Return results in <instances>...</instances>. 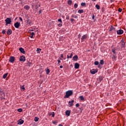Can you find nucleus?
I'll use <instances>...</instances> for the list:
<instances>
[{
    "label": "nucleus",
    "instance_id": "27",
    "mask_svg": "<svg viewBox=\"0 0 126 126\" xmlns=\"http://www.w3.org/2000/svg\"><path fill=\"white\" fill-rule=\"evenodd\" d=\"M34 122H38L39 121V118L35 117L34 119Z\"/></svg>",
    "mask_w": 126,
    "mask_h": 126
},
{
    "label": "nucleus",
    "instance_id": "42",
    "mask_svg": "<svg viewBox=\"0 0 126 126\" xmlns=\"http://www.w3.org/2000/svg\"><path fill=\"white\" fill-rule=\"evenodd\" d=\"M29 25H30V26H31V25H32V21H30L28 23Z\"/></svg>",
    "mask_w": 126,
    "mask_h": 126
},
{
    "label": "nucleus",
    "instance_id": "30",
    "mask_svg": "<svg viewBox=\"0 0 126 126\" xmlns=\"http://www.w3.org/2000/svg\"><path fill=\"white\" fill-rule=\"evenodd\" d=\"M81 6H85V5H86V3L82 2L81 3Z\"/></svg>",
    "mask_w": 126,
    "mask_h": 126
},
{
    "label": "nucleus",
    "instance_id": "45",
    "mask_svg": "<svg viewBox=\"0 0 126 126\" xmlns=\"http://www.w3.org/2000/svg\"><path fill=\"white\" fill-rule=\"evenodd\" d=\"M75 106L77 108H78V107H79V103H76V105H75Z\"/></svg>",
    "mask_w": 126,
    "mask_h": 126
},
{
    "label": "nucleus",
    "instance_id": "14",
    "mask_svg": "<svg viewBox=\"0 0 126 126\" xmlns=\"http://www.w3.org/2000/svg\"><path fill=\"white\" fill-rule=\"evenodd\" d=\"M7 34V35H11L12 34V30H11V29L8 30Z\"/></svg>",
    "mask_w": 126,
    "mask_h": 126
},
{
    "label": "nucleus",
    "instance_id": "58",
    "mask_svg": "<svg viewBox=\"0 0 126 126\" xmlns=\"http://www.w3.org/2000/svg\"><path fill=\"white\" fill-rule=\"evenodd\" d=\"M58 63H61V60H57Z\"/></svg>",
    "mask_w": 126,
    "mask_h": 126
},
{
    "label": "nucleus",
    "instance_id": "8",
    "mask_svg": "<svg viewBox=\"0 0 126 126\" xmlns=\"http://www.w3.org/2000/svg\"><path fill=\"white\" fill-rule=\"evenodd\" d=\"M117 33L118 35H122L124 34V31L123 30H119L117 31Z\"/></svg>",
    "mask_w": 126,
    "mask_h": 126
},
{
    "label": "nucleus",
    "instance_id": "26",
    "mask_svg": "<svg viewBox=\"0 0 126 126\" xmlns=\"http://www.w3.org/2000/svg\"><path fill=\"white\" fill-rule=\"evenodd\" d=\"M99 63H100V64H102V65H103V64H104V60H100Z\"/></svg>",
    "mask_w": 126,
    "mask_h": 126
},
{
    "label": "nucleus",
    "instance_id": "35",
    "mask_svg": "<svg viewBox=\"0 0 126 126\" xmlns=\"http://www.w3.org/2000/svg\"><path fill=\"white\" fill-rule=\"evenodd\" d=\"M40 6H41V5H35V9H38V8H39V7H40Z\"/></svg>",
    "mask_w": 126,
    "mask_h": 126
},
{
    "label": "nucleus",
    "instance_id": "13",
    "mask_svg": "<svg viewBox=\"0 0 126 126\" xmlns=\"http://www.w3.org/2000/svg\"><path fill=\"white\" fill-rule=\"evenodd\" d=\"M112 59L113 62H116V61H117V56H116L115 54H113L112 55Z\"/></svg>",
    "mask_w": 126,
    "mask_h": 126
},
{
    "label": "nucleus",
    "instance_id": "2",
    "mask_svg": "<svg viewBox=\"0 0 126 126\" xmlns=\"http://www.w3.org/2000/svg\"><path fill=\"white\" fill-rule=\"evenodd\" d=\"M0 98L1 100H2V99H5V98H4V93L3 92V91H2V89H1V88H0Z\"/></svg>",
    "mask_w": 126,
    "mask_h": 126
},
{
    "label": "nucleus",
    "instance_id": "17",
    "mask_svg": "<svg viewBox=\"0 0 126 126\" xmlns=\"http://www.w3.org/2000/svg\"><path fill=\"white\" fill-rule=\"evenodd\" d=\"M87 38V35L86 34V35H84L82 38H81V40H82V42H83V40L86 39Z\"/></svg>",
    "mask_w": 126,
    "mask_h": 126
},
{
    "label": "nucleus",
    "instance_id": "12",
    "mask_svg": "<svg viewBox=\"0 0 126 126\" xmlns=\"http://www.w3.org/2000/svg\"><path fill=\"white\" fill-rule=\"evenodd\" d=\"M70 113H71L70 110H66L65 111L66 116H67L68 117H69V116H70Z\"/></svg>",
    "mask_w": 126,
    "mask_h": 126
},
{
    "label": "nucleus",
    "instance_id": "61",
    "mask_svg": "<svg viewBox=\"0 0 126 126\" xmlns=\"http://www.w3.org/2000/svg\"><path fill=\"white\" fill-rule=\"evenodd\" d=\"M60 68H63V65H60Z\"/></svg>",
    "mask_w": 126,
    "mask_h": 126
},
{
    "label": "nucleus",
    "instance_id": "33",
    "mask_svg": "<svg viewBox=\"0 0 126 126\" xmlns=\"http://www.w3.org/2000/svg\"><path fill=\"white\" fill-rule=\"evenodd\" d=\"M77 6H78V4L77 3H75L74 5V8H77Z\"/></svg>",
    "mask_w": 126,
    "mask_h": 126
},
{
    "label": "nucleus",
    "instance_id": "41",
    "mask_svg": "<svg viewBox=\"0 0 126 126\" xmlns=\"http://www.w3.org/2000/svg\"><path fill=\"white\" fill-rule=\"evenodd\" d=\"M21 89L23 90V91H24V90H25V86H24V85H23V86L21 87Z\"/></svg>",
    "mask_w": 126,
    "mask_h": 126
},
{
    "label": "nucleus",
    "instance_id": "53",
    "mask_svg": "<svg viewBox=\"0 0 126 126\" xmlns=\"http://www.w3.org/2000/svg\"><path fill=\"white\" fill-rule=\"evenodd\" d=\"M31 35L32 36H34L35 35V33L32 32L31 33Z\"/></svg>",
    "mask_w": 126,
    "mask_h": 126
},
{
    "label": "nucleus",
    "instance_id": "44",
    "mask_svg": "<svg viewBox=\"0 0 126 126\" xmlns=\"http://www.w3.org/2000/svg\"><path fill=\"white\" fill-rule=\"evenodd\" d=\"M6 31H5V30H4L2 31V33L4 34L5 33H6Z\"/></svg>",
    "mask_w": 126,
    "mask_h": 126
},
{
    "label": "nucleus",
    "instance_id": "21",
    "mask_svg": "<svg viewBox=\"0 0 126 126\" xmlns=\"http://www.w3.org/2000/svg\"><path fill=\"white\" fill-rule=\"evenodd\" d=\"M7 75H8V73H5L3 75V78L4 79H5V78H6V77H7Z\"/></svg>",
    "mask_w": 126,
    "mask_h": 126
},
{
    "label": "nucleus",
    "instance_id": "16",
    "mask_svg": "<svg viewBox=\"0 0 126 126\" xmlns=\"http://www.w3.org/2000/svg\"><path fill=\"white\" fill-rule=\"evenodd\" d=\"M24 123V121H23V120L20 119L18 121V125H22V124H23Z\"/></svg>",
    "mask_w": 126,
    "mask_h": 126
},
{
    "label": "nucleus",
    "instance_id": "63",
    "mask_svg": "<svg viewBox=\"0 0 126 126\" xmlns=\"http://www.w3.org/2000/svg\"><path fill=\"white\" fill-rule=\"evenodd\" d=\"M110 1H111V2H113V1H114V0H111Z\"/></svg>",
    "mask_w": 126,
    "mask_h": 126
},
{
    "label": "nucleus",
    "instance_id": "9",
    "mask_svg": "<svg viewBox=\"0 0 126 126\" xmlns=\"http://www.w3.org/2000/svg\"><path fill=\"white\" fill-rule=\"evenodd\" d=\"M73 103H74V100H72L68 102L69 107H72L73 106Z\"/></svg>",
    "mask_w": 126,
    "mask_h": 126
},
{
    "label": "nucleus",
    "instance_id": "56",
    "mask_svg": "<svg viewBox=\"0 0 126 126\" xmlns=\"http://www.w3.org/2000/svg\"><path fill=\"white\" fill-rule=\"evenodd\" d=\"M99 82H101V81H102V78H99Z\"/></svg>",
    "mask_w": 126,
    "mask_h": 126
},
{
    "label": "nucleus",
    "instance_id": "24",
    "mask_svg": "<svg viewBox=\"0 0 126 126\" xmlns=\"http://www.w3.org/2000/svg\"><path fill=\"white\" fill-rule=\"evenodd\" d=\"M113 30H115V28L113 27V26H111L110 29H109L110 32H112Z\"/></svg>",
    "mask_w": 126,
    "mask_h": 126
},
{
    "label": "nucleus",
    "instance_id": "4",
    "mask_svg": "<svg viewBox=\"0 0 126 126\" xmlns=\"http://www.w3.org/2000/svg\"><path fill=\"white\" fill-rule=\"evenodd\" d=\"M14 61H15V58L13 56H11L9 58V62L12 63H14Z\"/></svg>",
    "mask_w": 126,
    "mask_h": 126
},
{
    "label": "nucleus",
    "instance_id": "34",
    "mask_svg": "<svg viewBox=\"0 0 126 126\" xmlns=\"http://www.w3.org/2000/svg\"><path fill=\"white\" fill-rule=\"evenodd\" d=\"M50 116H52V117L53 118H54V117H55V112H53L51 114Z\"/></svg>",
    "mask_w": 126,
    "mask_h": 126
},
{
    "label": "nucleus",
    "instance_id": "18",
    "mask_svg": "<svg viewBox=\"0 0 126 126\" xmlns=\"http://www.w3.org/2000/svg\"><path fill=\"white\" fill-rule=\"evenodd\" d=\"M24 8L26 10H29V9H30V7L28 5H27L24 6Z\"/></svg>",
    "mask_w": 126,
    "mask_h": 126
},
{
    "label": "nucleus",
    "instance_id": "1",
    "mask_svg": "<svg viewBox=\"0 0 126 126\" xmlns=\"http://www.w3.org/2000/svg\"><path fill=\"white\" fill-rule=\"evenodd\" d=\"M73 95V92L72 90H69L65 92V95L64 96V99L66 98H69L70 96Z\"/></svg>",
    "mask_w": 126,
    "mask_h": 126
},
{
    "label": "nucleus",
    "instance_id": "43",
    "mask_svg": "<svg viewBox=\"0 0 126 126\" xmlns=\"http://www.w3.org/2000/svg\"><path fill=\"white\" fill-rule=\"evenodd\" d=\"M32 64V63H31L30 62H28V66H30Z\"/></svg>",
    "mask_w": 126,
    "mask_h": 126
},
{
    "label": "nucleus",
    "instance_id": "10",
    "mask_svg": "<svg viewBox=\"0 0 126 126\" xmlns=\"http://www.w3.org/2000/svg\"><path fill=\"white\" fill-rule=\"evenodd\" d=\"M73 61L74 62H77V60H78V56L77 55H75L73 58H72Z\"/></svg>",
    "mask_w": 126,
    "mask_h": 126
},
{
    "label": "nucleus",
    "instance_id": "32",
    "mask_svg": "<svg viewBox=\"0 0 126 126\" xmlns=\"http://www.w3.org/2000/svg\"><path fill=\"white\" fill-rule=\"evenodd\" d=\"M40 51H42V49L40 48H37V50H36L37 53H40Z\"/></svg>",
    "mask_w": 126,
    "mask_h": 126
},
{
    "label": "nucleus",
    "instance_id": "5",
    "mask_svg": "<svg viewBox=\"0 0 126 126\" xmlns=\"http://www.w3.org/2000/svg\"><path fill=\"white\" fill-rule=\"evenodd\" d=\"M20 62H25L26 61V59L25 58V56L22 55L20 57L19 59Z\"/></svg>",
    "mask_w": 126,
    "mask_h": 126
},
{
    "label": "nucleus",
    "instance_id": "48",
    "mask_svg": "<svg viewBox=\"0 0 126 126\" xmlns=\"http://www.w3.org/2000/svg\"><path fill=\"white\" fill-rule=\"evenodd\" d=\"M39 14H41V13H42V10L40 9L39 12H38Z\"/></svg>",
    "mask_w": 126,
    "mask_h": 126
},
{
    "label": "nucleus",
    "instance_id": "57",
    "mask_svg": "<svg viewBox=\"0 0 126 126\" xmlns=\"http://www.w3.org/2000/svg\"><path fill=\"white\" fill-rule=\"evenodd\" d=\"M61 57L62 59H63V54H61Z\"/></svg>",
    "mask_w": 126,
    "mask_h": 126
},
{
    "label": "nucleus",
    "instance_id": "31",
    "mask_svg": "<svg viewBox=\"0 0 126 126\" xmlns=\"http://www.w3.org/2000/svg\"><path fill=\"white\" fill-rule=\"evenodd\" d=\"M18 112H19L20 113H21L23 111V110L22 108H19L17 110Z\"/></svg>",
    "mask_w": 126,
    "mask_h": 126
},
{
    "label": "nucleus",
    "instance_id": "40",
    "mask_svg": "<svg viewBox=\"0 0 126 126\" xmlns=\"http://www.w3.org/2000/svg\"><path fill=\"white\" fill-rule=\"evenodd\" d=\"M58 22H60V23H63V21H62V19H59Z\"/></svg>",
    "mask_w": 126,
    "mask_h": 126
},
{
    "label": "nucleus",
    "instance_id": "50",
    "mask_svg": "<svg viewBox=\"0 0 126 126\" xmlns=\"http://www.w3.org/2000/svg\"><path fill=\"white\" fill-rule=\"evenodd\" d=\"M120 43H125V41L124 40V39H122Z\"/></svg>",
    "mask_w": 126,
    "mask_h": 126
},
{
    "label": "nucleus",
    "instance_id": "36",
    "mask_svg": "<svg viewBox=\"0 0 126 126\" xmlns=\"http://www.w3.org/2000/svg\"><path fill=\"white\" fill-rule=\"evenodd\" d=\"M125 45H126L125 43H122V45H121L122 48H125Z\"/></svg>",
    "mask_w": 126,
    "mask_h": 126
},
{
    "label": "nucleus",
    "instance_id": "11",
    "mask_svg": "<svg viewBox=\"0 0 126 126\" xmlns=\"http://www.w3.org/2000/svg\"><path fill=\"white\" fill-rule=\"evenodd\" d=\"M80 66V65L78 63H75L74 64V68H76V69H78V68H79Z\"/></svg>",
    "mask_w": 126,
    "mask_h": 126
},
{
    "label": "nucleus",
    "instance_id": "19",
    "mask_svg": "<svg viewBox=\"0 0 126 126\" xmlns=\"http://www.w3.org/2000/svg\"><path fill=\"white\" fill-rule=\"evenodd\" d=\"M79 98L81 101H84V100H85L84 97H83V96H82V95L79 96Z\"/></svg>",
    "mask_w": 126,
    "mask_h": 126
},
{
    "label": "nucleus",
    "instance_id": "64",
    "mask_svg": "<svg viewBox=\"0 0 126 126\" xmlns=\"http://www.w3.org/2000/svg\"><path fill=\"white\" fill-rule=\"evenodd\" d=\"M30 38H33V35L31 36Z\"/></svg>",
    "mask_w": 126,
    "mask_h": 126
},
{
    "label": "nucleus",
    "instance_id": "60",
    "mask_svg": "<svg viewBox=\"0 0 126 126\" xmlns=\"http://www.w3.org/2000/svg\"><path fill=\"white\" fill-rule=\"evenodd\" d=\"M92 17V19L94 20V15H93Z\"/></svg>",
    "mask_w": 126,
    "mask_h": 126
},
{
    "label": "nucleus",
    "instance_id": "49",
    "mask_svg": "<svg viewBox=\"0 0 126 126\" xmlns=\"http://www.w3.org/2000/svg\"><path fill=\"white\" fill-rule=\"evenodd\" d=\"M58 26H59V27H61L63 26V24H62V23H60V24H59L58 25Z\"/></svg>",
    "mask_w": 126,
    "mask_h": 126
},
{
    "label": "nucleus",
    "instance_id": "6",
    "mask_svg": "<svg viewBox=\"0 0 126 126\" xmlns=\"http://www.w3.org/2000/svg\"><path fill=\"white\" fill-rule=\"evenodd\" d=\"M14 26L15 28L18 29L20 27V23L17 22L14 24Z\"/></svg>",
    "mask_w": 126,
    "mask_h": 126
},
{
    "label": "nucleus",
    "instance_id": "22",
    "mask_svg": "<svg viewBox=\"0 0 126 126\" xmlns=\"http://www.w3.org/2000/svg\"><path fill=\"white\" fill-rule=\"evenodd\" d=\"M84 12V11L83 9H79L78 11V13H83Z\"/></svg>",
    "mask_w": 126,
    "mask_h": 126
},
{
    "label": "nucleus",
    "instance_id": "23",
    "mask_svg": "<svg viewBox=\"0 0 126 126\" xmlns=\"http://www.w3.org/2000/svg\"><path fill=\"white\" fill-rule=\"evenodd\" d=\"M67 3L68 4H69V5H71V4H72V1L71 0H69L67 1Z\"/></svg>",
    "mask_w": 126,
    "mask_h": 126
},
{
    "label": "nucleus",
    "instance_id": "37",
    "mask_svg": "<svg viewBox=\"0 0 126 126\" xmlns=\"http://www.w3.org/2000/svg\"><path fill=\"white\" fill-rule=\"evenodd\" d=\"M71 17H72L73 18H78V17L74 15H72Z\"/></svg>",
    "mask_w": 126,
    "mask_h": 126
},
{
    "label": "nucleus",
    "instance_id": "51",
    "mask_svg": "<svg viewBox=\"0 0 126 126\" xmlns=\"http://www.w3.org/2000/svg\"><path fill=\"white\" fill-rule=\"evenodd\" d=\"M70 21H71V23H72V22H73V21H74V19H71Z\"/></svg>",
    "mask_w": 126,
    "mask_h": 126
},
{
    "label": "nucleus",
    "instance_id": "29",
    "mask_svg": "<svg viewBox=\"0 0 126 126\" xmlns=\"http://www.w3.org/2000/svg\"><path fill=\"white\" fill-rule=\"evenodd\" d=\"M94 65H98V64H99V62L95 61V62L94 63Z\"/></svg>",
    "mask_w": 126,
    "mask_h": 126
},
{
    "label": "nucleus",
    "instance_id": "38",
    "mask_svg": "<svg viewBox=\"0 0 126 126\" xmlns=\"http://www.w3.org/2000/svg\"><path fill=\"white\" fill-rule=\"evenodd\" d=\"M118 11H119V12H122V11H123V9L119 8L118 9Z\"/></svg>",
    "mask_w": 126,
    "mask_h": 126
},
{
    "label": "nucleus",
    "instance_id": "54",
    "mask_svg": "<svg viewBox=\"0 0 126 126\" xmlns=\"http://www.w3.org/2000/svg\"><path fill=\"white\" fill-rule=\"evenodd\" d=\"M66 19H67V20L69 19V16H67L66 17Z\"/></svg>",
    "mask_w": 126,
    "mask_h": 126
},
{
    "label": "nucleus",
    "instance_id": "59",
    "mask_svg": "<svg viewBox=\"0 0 126 126\" xmlns=\"http://www.w3.org/2000/svg\"><path fill=\"white\" fill-rule=\"evenodd\" d=\"M80 37H81V34H79L78 35V38H80Z\"/></svg>",
    "mask_w": 126,
    "mask_h": 126
},
{
    "label": "nucleus",
    "instance_id": "15",
    "mask_svg": "<svg viewBox=\"0 0 126 126\" xmlns=\"http://www.w3.org/2000/svg\"><path fill=\"white\" fill-rule=\"evenodd\" d=\"M19 50L20 51V52H21V53H22V54H25V51H24V49H23V48H20L19 49Z\"/></svg>",
    "mask_w": 126,
    "mask_h": 126
},
{
    "label": "nucleus",
    "instance_id": "7",
    "mask_svg": "<svg viewBox=\"0 0 126 126\" xmlns=\"http://www.w3.org/2000/svg\"><path fill=\"white\" fill-rule=\"evenodd\" d=\"M90 72L91 74H95V73H97V72H98V70L97 69H93L92 70H90Z\"/></svg>",
    "mask_w": 126,
    "mask_h": 126
},
{
    "label": "nucleus",
    "instance_id": "55",
    "mask_svg": "<svg viewBox=\"0 0 126 126\" xmlns=\"http://www.w3.org/2000/svg\"><path fill=\"white\" fill-rule=\"evenodd\" d=\"M27 23H28L29 22H30V20H29V18H28V19H27Z\"/></svg>",
    "mask_w": 126,
    "mask_h": 126
},
{
    "label": "nucleus",
    "instance_id": "3",
    "mask_svg": "<svg viewBox=\"0 0 126 126\" xmlns=\"http://www.w3.org/2000/svg\"><path fill=\"white\" fill-rule=\"evenodd\" d=\"M5 22L6 23L5 25H8V24H11V19L10 18H7L5 20Z\"/></svg>",
    "mask_w": 126,
    "mask_h": 126
},
{
    "label": "nucleus",
    "instance_id": "46",
    "mask_svg": "<svg viewBox=\"0 0 126 126\" xmlns=\"http://www.w3.org/2000/svg\"><path fill=\"white\" fill-rule=\"evenodd\" d=\"M52 123H53L54 125H57V122H56V121H53V122H52Z\"/></svg>",
    "mask_w": 126,
    "mask_h": 126
},
{
    "label": "nucleus",
    "instance_id": "52",
    "mask_svg": "<svg viewBox=\"0 0 126 126\" xmlns=\"http://www.w3.org/2000/svg\"><path fill=\"white\" fill-rule=\"evenodd\" d=\"M19 19H20V21H21L22 22L23 21V20L22 19V18L19 17Z\"/></svg>",
    "mask_w": 126,
    "mask_h": 126
},
{
    "label": "nucleus",
    "instance_id": "62",
    "mask_svg": "<svg viewBox=\"0 0 126 126\" xmlns=\"http://www.w3.org/2000/svg\"><path fill=\"white\" fill-rule=\"evenodd\" d=\"M59 126H63L62 125V124H60V125H59Z\"/></svg>",
    "mask_w": 126,
    "mask_h": 126
},
{
    "label": "nucleus",
    "instance_id": "39",
    "mask_svg": "<svg viewBox=\"0 0 126 126\" xmlns=\"http://www.w3.org/2000/svg\"><path fill=\"white\" fill-rule=\"evenodd\" d=\"M112 53H113V54H114V55H115L116 54V49H112Z\"/></svg>",
    "mask_w": 126,
    "mask_h": 126
},
{
    "label": "nucleus",
    "instance_id": "20",
    "mask_svg": "<svg viewBox=\"0 0 126 126\" xmlns=\"http://www.w3.org/2000/svg\"><path fill=\"white\" fill-rule=\"evenodd\" d=\"M72 56H73L72 53H71L70 56L67 55V59H71V58H72Z\"/></svg>",
    "mask_w": 126,
    "mask_h": 126
},
{
    "label": "nucleus",
    "instance_id": "28",
    "mask_svg": "<svg viewBox=\"0 0 126 126\" xmlns=\"http://www.w3.org/2000/svg\"><path fill=\"white\" fill-rule=\"evenodd\" d=\"M95 7L96 8V9H100V5H98V4H96L95 5Z\"/></svg>",
    "mask_w": 126,
    "mask_h": 126
},
{
    "label": "nucleus",
    "instance_id": "25",
    "mask_svg": "<svg viewBox=\"0 0 126 126\" xmlns=\"http://www.w3.org/2000/svg\"><path fill=\"white\" fill-rule=\"evenodd\" d=\"M45 71L46 72V74H49L51 71H50V69H47V70H45Z\"/></svg>",
    "mask_w": 126,
    "mask_h": 126
},
{
    "label": "nucleus",
    "instance_id": "47",
    "mask_svg": "<svg viewBox=\"0 0 126 126\" xmlns=\"http://www.w3.org/2000/svg\"><path fill=\"white\" fill-rule=\"evenodd\" d=\"M113 33H116V29L114 28V30H113V31H112Z\"/></svg>",
    "mask_w": 126,
    "mask_h": 126
}]
</instances>
